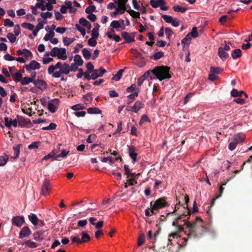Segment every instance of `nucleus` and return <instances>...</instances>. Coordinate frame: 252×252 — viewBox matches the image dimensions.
I'll return each mask as SVG.
<instances>
[{
	"label": "nucleus",
	"mask_w": 252,
	"mask_h": 252,
	"mask_svg": "<svg viewBox=\"0 0 252 252\" xmlns=\"http://www.w3.org/2000/svg\"><path fill=\"white\" fill-rule=\"evenodd\" d=\"M189 219L188 218L187 220H184L185 225L189 229V238H200L207 232V228L204 226L203 220L200 218L196 217L195 220L192 223L189 222Z\"/></svg>",
	"instance_id": "f257e3e1"
},
{
	"label": "nucleus",
	"mask_w": 252,
	"mask_h": 252,
	"mask_svg": "<svg viewBox=\"0 0 252 252\" xmlns=\"http://www.w3.org/2000/svg\"><path fill=\"white\" fill-rule=\"evenodd\" d=\"M170 68L168 66H157L153 69L152 73L156 76L159 81L169 79L172 77L170 74Z\"/></svg>",
	"instance_id": "f03ea898"
},
{
	"label": "nucleus",
	"mask_w": 252,
	"mask_h": 252,
	"mask_svg": "<svg viewBox=\"0 0 252 252\" xmlns=\"http://www.w3.org/2000/svg\"><path fill=\"white\" fill-rule=\"evenodd\" d=\"M168 204L166 201L165 197H161L158 199L154 203L150 202L151 212L152 214L155 215L158 213V210L167 206Z\"/></svg>",
	"instance_id": "7ed1b4c3"
},
{
	"label": "nucleus",
	"mask_w": 252,
	"mask_h": 252,
	"mask_svg": "<svg viewBox=\"0 0 252 252\" xmlns=\"http://www.w3.org/2000/svg\"><path fill=\"white\" fill-rule=\"evenodd\" d=\"M52 57H57L59 59L65 60L67 58L66 50L64 48L54 47L50 52Z\"/></svg>",
	"instance_id": "20e7f679"
},
{
	"label": "nucleus",
	"mask_w": 252,
	"mask_h": 252,
	"mask_svg": "<svg viewBox=\"0 0 252 252\" xmlns=\"http://www.w3.org/2000/svg\"><path fill=\"white\" fill-rule=\"evenodd\" d=\"M70 65L67 63H64L63 66L59 70L56 71L53 74L54 78H60L61 77V74H68L70 72Z\"/></svg>",
	"instance_id": "39448f33"
},
{
	"label": "nucleus",
	"mask_w": 252,
	"mask_h": 252,
	"mask_svg": "<svg viewBox=\"0 0 252 252\" xmlns=\"http://www.w3.org/2000/svg\"><path fill=\"white\" fill-rule=\"evenodd\" d=\"M52 188L50 182L47 180H45L43 182L41 189V193L44 196L49 194L50 191Z\"/></svg>",
	"instance_id": "423d86ee"
},
{
	"label": "nucleus",
	"mask_w": 252,
	"mask_h": 252,
	"mask_svg": "<svg viewBox=\"0 0 252 252\" xmlns=\"http://www.w3.org/2000/svg\"><path fill=\"white\" fill-rule=\"evenodd\" d=\"M121 34L123 38L125 39L126 43H129L135 41V32L129 33L126 32H122Z\"/></svg>",
	"instance_id": "0eeeda50"
},
{
	"label": "nucleus",
	"mask_w": 252,
	"mask_h": 252,
	"mask_svg": "<svg viewBox=\"0 0 252 252\" xmlns=\"http://www.w3.org/2000/svg\"><path fill=\"white\" fill-rule=\"evenodd\" d=\"M40 67V64L34 60H32L29 64L25 65L26 70L29 72H31L32 70L38 69Z\"/></svg>",
	"instance_id": "6e6552de"
},
{
	"label": "nucleus",
	"mask_w": 252,
	"mask_h": 252,
	"mask_svg": "<svg viewBox=\"0 0 252 252\" xmlns=\"http://www.w3.org/2000/svg\"><path fill=\"white\" fill-rule=\"evenodd\" d=\"M32 234V231L28 226H24L19 232V238L23 239L29 237Z\"/></svg>",
	"instance_id": "1a4fd4ad"
},
{
	"label": "nucleus",
	"mask_w": 252,
	"mask_h": 252,
	"mask_svg": "<svg viewBox=\"0 0 252 252\" xmlns=\"http://www.w3.org/2000/svg\"><path fill=\"white\" fill-rule=\"evenodd\" d=\"M12 223L17 227H21L25 223V219L23 216H16L12 219Z\"/></svg>",
	"instance_id": "9d476101"
},
{
	"label": "nucleus",
	"mask_w": 252,
	"mask_h": 252,
	"mask_svg": "<svg viewBox=\"0 0 252 252\" xmlns=\"http://www.w3.org/2000/svg\"><path fill=\"white\" fill-rule=\"evenodd\" d=\"M63 66V64L61 62H58L55 65L52 64L48 67V72L49 74L52 75L53 77V74L56 72L55 70L57 69H60Z\"/></svg>",
	"instance_id": "9b49d317"
},
{
	"label": "nucleus",
	"mask_w": 252,
	"mask_h": 252,
	"mask_svg": "<svg viewBox=\"0 0 252 252\" xmlns=\"http://www.w3.org/2000/svg\"><path fill=\"white\" fill-rule=\"evenodd\" d=\"M46 231H38L33 234V239L36 241H42L46 237Z\"/></svg>",
	"instance_id": "f8f14e48"
},
{
	"label": "nucleus",
	"mask_w": 252,
	"mask_h": 252,
	"mask_svg": "<svg viewBox=\"0 0 252 252\" xmlns=\"http://www.w3.org/2000/svg\"><path fill=\"white\" fill-rule=\"evenodd\" d=\"M106 72V70L100 67L99 69H95L93 74V80H95L98 77H102L103 74Z\"/></svg>",
	"instance_id": "ddd939ff"
},
{
	"label": "nucleus",
	"mask_w": 252,
	"mask_h": 252,
	"mask_svg": "<svg viewBox=\"0 0 252 252\" xmlns=\"http://www.w3.org/2000/svg\"><path fill=\"white\" fill-rule=\"evenodd\" d=\"M17 118L18 119L19 126L21 127H24L31 123V120L29 119L19 115L17 116Z\"/></svg>",
	"instance_id": "4468645a"
},
{
	"label": "nucleus",
	"mask_w": 252,
	"mask_h": 252,
	"mask_svg": "<svg viewBox=\"0 0 252 252\" xmlns=\"http://www.w3.org/2000/svg\"><path fill=\"white\" fill-rule=\"evenodd\" d=\"M33 83L37 88L42 90L46 89L47 86L46 82L43 80H36L33 81Z\"/></svg>",
	"instance_id": "2eb2a0df"
},
{
	"label": "nucleus",
	"mask_w": 252,
	"mask_h": 252,
	"mask_svg": "<svg viewBox=\"0 0 252 252\" xmlns=\"http://www.w3.org/2000/svg\"><path fill=\"white\" fill-rule=\"evenodd\" d=\"M128 154L133 163L137 161V154L135 152L134 148L128 147Z\"/></svg>",
	"instance_id": "dca6fc26"
},
{
	"label": "nucleus",
	"mask_w": 252,
	"mask_h": 252,
	"mask_svg": "<svg viewBox=\"0 0 252 252\" xmlns=\"http://www.w3.org/2000/svg\"><path fill=\"white\" fill-rule=\"evenodd\" d=\"M150 4L153 8H157L159 6L164 5L165 1L164 0H151Z\"/></svg>",
	"instance_id": "f3484780"
},
{
	"label": "nucleus",
	"mask_w": 252,
	"mask_h": 252,
	"mask_svg": "<svg viewBox=\"0 0 252 252\" xmlns=\"http://www.w3.org/2000/svg\"><path fill=\"white\" fill-rule=\"evenodd\" d=\"M245 138V135L242 133H239L234 135L233 140L237 144L242 142Z\"/></svg>",
	"instance_id": "a211bd4d"
},
{
	"label": "nucleus",
	"mask_w": 252,
	"mask_h": 252,
	"mask_svg": "<svg viewBox=\"0 0 252 252\" xmlns=\"http://www.w3.org/2000/svg\"><path fill=\"white\" fill-rule=\"evenodd\" d=\"M218 55L223 61L226 60L229 57V54L222 50V48H219L218 50Z\"/></svg>",
	"instance_id": "6ab92c4d"
},
{
	"label": "nucleus",
	"mask_w": 252,
	"mask_h": 252,
	"mask_svg": "<svg viewBox=\"0 0 252 252\" xmlns=\"http://www.w3.org/2000/svg\"><path fill=\"white\" fill-rule=\"evenodd\" d=\"M144 107V104L141 100H137L134 105L132 106V109L134 110V113H137L138 111Z\"/></svg>",
	"instance_id": "aec40b11"
},
{
	"label": "nucleus",
	"mask_w": 252,
	"mask_h": 252,
	"mask_svg": "<svg viewBox=\"0 0 252 252\" xmlns=\"http://www.w3.org/2000/svg\"><path fill=\"white\" fill-rule=\"evenodd\" d=\"M29 220L34 226L37 225L38 223L39 219L36 215L34 214H31L28 216Z\"/></svg>",
	"instance_id": "412c9836"
},
{
	"label": "nucleus",
	"mask_w": 252,
	"mask_h": 252,
	"mask_svg": "<svg viewBox=\"0 0 252 252\" xmlns=\"http://www.w3.org/2000/svg\"><path fill=\"white\" fill-rule=\"evenodd\" d=\"M242 55V51L240 49H236L232 50L231 54L233 59H236L241 57Z\"/></svg>",
	"instance_id": "4be33fe9"
},
{
	"label": "nucleus",
	"mask_w": 252,
	"mask_h": 252,
	"mask_svg": "<svg viewBox=\"0 0 252 252\" xmlns=\"http://www.w3.org/2000/svg\"><path fill=\"white\" fill-rule=\"evenodd\" d=\"M13 80L15 82H21V80L22 79L23 75L22 73L20 72V71H17L16 73H15L14 74L12 75Z\"/></svg>",
	"instance_id": "5701e85b"
},
{
	"label": "nucleus",
	"mask_w": 252,
	"mask_h": 252,
	"mask_svg": "<svg viewBox=\"0 0 252 252\" xmlns=\"http://www.w3.org/2000/svg\"><path fill=\"white\" fill-rule=\"evenodd\" d=\"M87 112L90 114H101L102 111L97 107H90L88 108Z\"/></svg>",
	"instance_id": "b1692460"
},
{
	"label": "nucleus",
	"mask_w": 252,
	"mask_h": 252,
	"mask_svg": "<svg viewBox=\"0 0 252 252\" xmlns=\"http://www.w3.org/2000/svg\"><path fill=\"white\" fill-rule=\"evenodd\" d=\"M94 27L92 30V36H95L98 37L99 36V32L98 30L100 27L99 25L97 23H95L94 24Z\"/></svg>",
	"instance_id": "393cba45"
},
{
	"label": "nucleus",
	"mask_w": 252,
	"mask_h": 252,
	"mask_svg": "<svg viewBox=\"0 0 252 252\" xmlns=\"http://www.w3.org/2000/svg\"><path fill=\"white\" fill-rule=\"evenodd\" d=\"M8 160V156L7 154H4L3 156L0 157V166L5 165Z\"/></svg>",
	"instance_id": "a878e982"
},
{
	"label": "nucleus",
	"mask_w": 252,
	"mask_h": 252,
	"mask_svg": "<svg viewBox=\"0 0 252 252\" xmlns=\"http://www.w3.org/2000/svg\"><path fill=\"white\" fill-rule=\"evenodd\" d=\"M164 56V53L162 51L157 52L155 53L152 57H151V59H153L154 60H158Z\"/></svg>",
	"instance_id": "bb28decb"
},
{
	"label": "nucleus",
	"mask_w": 252,
	"mask_h": 252,
	"mask_svg": "<svg viewBox=\"0 0 252 252\" xmlns=\"http://www.w3.org/2000/svg\"><path fill=\"white\" fill-rule=\"evenodd\" d=\"M74 61V63H76L78 66H81L83 63V61L82 59L81 56L78 54L75 55Z\"/></svg>",
	"instance_id": "cd10ccee"
},
{
	"label": "nucleus",
	"mask_w": 252,
	"mask_h": 252,
	"mask_svg": "<svg viewBox=\"0 0 252 252\" xmlns=\"http://www.w3.org/2000/svg\"><path fill=\"white\" fill-rule=\"evenodd\" d=\"M69 151H66L65 150L63 149L62 151V152L61 154L57 155L55 156V157H54V159L58 160V158H65L66 157L67 155H68V154L69 153Z\"/></svg>",
	"instance_id": "c85d7f7f"
},
{
	"label": "nucleus",
	"mask_w": 252,
	"mask_h": 252,
	"mask_svg": "<svg viewBox=\"0 0 252 252\" xmlns=\"http://www.w3.org/2000/svg\"><path fill=\"white\" fill-rule=\"evenodd\" d=\"M145 240V236L144 233L143 232L140 233L139 234V237L138 238V241H137L138 246H140L142 245L144 243Z\"/></svg>",
	"instance_id": "c756f323"
},
{
	"label": "nucleus",
	"mask_w": 252,
	"mask_h": 252,
	"mask_svg": "<svg viewBox=\"0 0 252 252\" xmlns=\"http://www.w3.org/2000/svg\"><path fill=\"white\" fill-rule=\"evenodd\" d=\"M33 79L29 77H25L22 78L21 84L22 85H26L29 84L30 83H33Z\"/></svg>",
	"instance_id": "7c9ffc66"
},
{
	"label": "nucleus",
	"mask_w": 252,
	"mask_h": 252,
	"mask_svg": "<svg viewBox=\"0 0 252 252\" xmlns=\"http://www.w3.org/2000/svg\"><path fill=\"white\" fill-rule=\"evenodd\" d=\"M81 235H82V239H81L82 243H86V242H87L90 241L91 237L88 234L84 232V231H82L81 232Z\"/></svg>",
	"instance_id": "2f4dec72"
},
{
	"label": "nucleus",
	"mask_w": 252,
	"mask_h": 252,
	"mask_svg": "<svg viewBox=\"0 0 252 252\" xmlns=\"http://www.w3.org/2000/svg\"><path fill=\"white\" fill-rule=\"evenodd\" d=\"M22 245H25L27 247H29L30 248H35L37 247L36 244L30 240H27L26 242H24L22 244Z\"/></svg>",
	"instance_id": "473e14b6"
},
{
	"label": "nucleus",
	"mask_w": 252,
	"mask_h": 252,
	"mask_svg": "<svg viewBox=\"0 0 252 252\" xmlns=\"http://www.w3.org/2000/svg\"><path fill=\"white\" fill-rule=\"evenodd\" d=\"M126 11V7H120L116 8L115 10L112 13L113 15H117L118 14H122Z\"/></svg>",
	"instance_id": "72a5a7b5"
},
{
	"label": "nucleus",
	"mask_w": 252,
	"mask_h": 252,
	"mask_svg": "<svg viewBox=\"0 0 252 252\" xmlns=\"http://www.w3.org/2000/svg\"><path fill=\"white\" fill-rule=\"evenodd\" d=\"M97 37L92 36V37L89 39V40H88V44L92 47L95 46L97 44V41L96 40V39H97Z\"/></svg>",
	"instance_id": "f704fd0d"
},
{
	"label": "nucleus",
	"mask_w": 252,
	"mask_h": 252,
	"mask_svg": "<svg viewBox=\"0 0 252 252\" xmlns=\"http://www.w3.org/2000/svg\"><path fill=\"white\" fill-rule=\"evenodd\" d=\"M83 56L86 60H89L91 57V52L87 49L84 48L82 51Z\"/></svg>",
	"instance_id": "c9c22d12"
},
{
	"label": "nucleus",
	"mask_w": 252,
	"mask_h": 252,
	"mask_svg": "<svg viewBox=\"0 0 252 252\" xmlns=\"http://www.w3.org/2000/svg\"><path fill=\"white\" fill-rule=\"evenodd\" d=\"M184 199H185V203H186V206H184V208H185V209L187 208L188 209V212H187V215H190L191 211L189 209V207H188V203L189 202V196L187 194H186L184 196Z\"/></svg>",
	"instance_id": "e433bc0d"
},
{
	"label": "nucleus",
	"mask_w": 252,
	"mask_h": 252,
	"mask_svg": "<svg viewBox=\"0 0 252 252\" xmlns=\"http://www.w3.org/2000/svg\"><path fill=\"white\" fill-rule=\"evenodd\" d=\"M47 108L50 112L52 113H54L56 112L57 108L56 106L51 102H49L47 105Z\"/></svg>",
	"instance_id": "4c0bfd02"
},
{
	"label": "nucleus",
	"mask_w": 252,
	"mask_h": 252,
	"mask_svg": "<svg viewBox=\"0 0 252 252\" xmlns=\"http://www.w3.org/2000/svg\"><path fill=\"white\" fill-rule=\"evenodd\" d=\"M188 35H189V37H191L193 38H196L198 36V33L197 32V28L196 27H193L191 30V31L189 32Z\"/></svg>",
	"instance_id": "58836bf2"
},
{
	"label": "nucleus",
	"mask_w": 252,
	"mask_h": 252,
	"mask_svg": "<svg viewBox=\"0 0 252 252\" xmlns=\"http://www.w3.org/2000/svg\"><path fill=\"white\" fill-rule=\"evenodd\" d=\"M126 11L134 18H139L140 17V13L138 12H136L132 9H129V10H126Z\"/></svg>",
	"instance_id": "ea45409f"
},
{
	"label": "nucleus",
	"mask_w": 252,
	"mask_h": 252,
	"mask_svg": "<svg viewBox=\"0 0 252 252\" xmlns=\"http://www.w3.org/2000/svg\"><path fill=\"white\" fill-rule=\"evenodd\" d=\"M124 70L123 69L119 70L117 73V74L113 76L112 79L116 81H118L119 80H120L122 77Z\"/></svg>",
	"instance_id": "a19ab883"
},
{
	"label": "nucleus",
	"mask_w": 252,
	"mask_h": 252,
	"mask_svg": "<svg viewBox=\"0 0 252 252\" xmlns=\"http://www.w3.org/2000/svg\"><path fill=\"white\" fill-rule=\"evenodd\" d=\"M20 147H21V145L18 144L16 147H14L13 148V150L14 151L15 156L12 157V158L16 159L18 157L19 154H20Z\"/></svg>",
	"instance_id": "79ce46f5"
},
{
	"label": "nucleus",
	"mask_w": 252,
	"mask_h": 252,
	"mask_svg": "<svg viewBox=\"0 0 252 252\" xmlns=\"http://www.w3.org/2000/svg\"><path fill=\"white\" fill-rule=\"evenodd\" d=\"M96 11V7L94 5L89 6L85 9V12L87 14H91Z\"/></svg>",
	"instance_id": "37998d69"
},
{
	"label": "nucleus",
	"mask_w": 252,
	"mask_h": 252,
	"mask_svg": "<svg viewBox=\"0 0 252 252\" xmlns=\"http://www.w3.org/2000/svg\"><path fill=\"white\" fill-rule=\"evenodd\" d=\"M222 71V70L220 67H216L211 66L210 67V72L214 73L215 74H220Z\"/></svg>",
	"instance_id": "c03bdc74"
},
{
	"label": "nucleus",
	"mask_w": 252,
	"mask_h": 252,
	"mask_svg": "<svg viewBox=\"0 0 252 252\" xmlns=\"http://www.w3.org/2000/svg\"><path fill=\"white\" fill-rule=\"evenodd\" d=\"M74 40L75 38H70L67 37H63V42L65 46H68L73 43Z\"/></svg>",
	"instance_id": "a18cd8bd"
},
{
	"label": "nucleus",
	"mask_w": 252,
	"mask_h": 252,
	"mask_svg": "<svg viewBox=\"0 0 252 252\" xmlns=\"http://www.w3.org/2000/svg\"><path fill=\"white\" fill-rule=\"evenodd\" d=\"M173 9L176 12H181L182 13H184L187 10V8L181 7L180 6L177 5L174 6L173 7Z\"/></svg>",
	"instance_id": "49530a36"
},
{
	"label": "nucleus",
	"mask_w": 252,
	"mask_h": 252,
	"mask_svg": "<svg viewBox=\"0 0 252 252\" xmlns=\"http://www.w3.org/2000/svg\"><path fill=\"white\" fill-rule=\"evenodd\" d=\"M187 215L185 213H183L182 214V215H180L179 216H178L175 220H174L173 221V223H172V225L173 226H176L177 227V226L178 225H177V223H178V221L180 220H181L182 219H183V218L185 217L186 216H187Z\"/></svg>",
	"instance_id": "de8ad7c7"
},
{
	"label": "nucleus",
	"mask_w": 252,
	"mask_h": 252,
	"mask_svg": "<svg viewBox=\"0 0 252 252\" xmlns=\"http://www.w3.org/2000/svg\"><path fill=\"white\" fill-rule=\"evenodd\" d=\"M92 93H89L86 95L83 96L86 103H91L92 100Z\"/></svg>",
	"instance_id": "09e8293b"
},
{
	"label": "nucleus",
	"mask_w": 252,
	"mask_h": 252,
	"mask_svg": "<svg viewBox=\"0 0 252 252\" xmlns=\"http://www.w3.org/2000/svg\"><path fill=\"white\" fill-rule=\"evenodd\" d=\"M21 25L22 27L29 29L31 31L33 30L34 28V26L33 25L29 23H23Z\"/></svg>",
	"instance_id": "8fccbe9b"
},
{
	"label": "nucleus",
	"mask_w": 252,
	"mask_h": 252,
	"mask_svg": "<svg viewBox=\"0 0 252 252\" xmlns=\"http://www.w3.org/2000/svg\"><path fill=\"white\" fill-rule=\"evenodd\" d=\"M70 239L73 243H76L78 244L82 243L81 239H80L78 235L72 236L70 237Z\"/></svg>",
	"instance_id": "3c124183"
},
{
	"label": "nucleus",
	"mask_w": 252,
	"mask_h": 252,
	"mask_svg": "<svg viewBox=\"0 0 252 252\" xmlns=\"http://www.w3.org/2000/svg\"><path fill=\"white\" fill-rule=\"evenodd\" d=\"M57 127V125L55 123H51L48 126L43 127V130H50L55 129Z\"/></svg>",
	"instance_id": "603ef678"
},
{
	"label": "nucleus",
	"mask_w": 252,
	"mask_h": 252,
	"mask_svg": "<svg viewBox=\"0 0 252 252\" xmlns=\"http://www.w3.org/2000/svg\"><path fill=\"white\" fill-rule=\"evenodd\" d=\"M153 70H149L145 72L143 75L141 76V77L145 80L148 77H150L151 79H153L154 78L152 77L151 75V74L152 73Z\"/></svg>",
	"instance_id": "864d4df0"
},
{
	"label": "nucleus",
	"mask_w": 252,
	"mask_h": 252,
	"mask_svg": "<svg viewBox=\"0 0 252 252\" xmlns=\"http://www.w3.org/2000/svg\"><path fill=\"white\" fill-rule=\"evenodd\" d=\"M150 121H151L149 119V118H148V116L146 114H144L142 116V117L141 118V120L139 122V125L140 126H141L144 123L147 122H150Z\"/></svg>",
	"instance_id": "5fc2aeb1"
},
{
	"label": "nucleus",
	"mask_w": 252,
	"mask_h": 252,
	"mask_svg": "<svg viewBox=\"0 0 252 252\" xmlns=\"http://www.w3.org/2000/svg\"><path fill=\"white\" fill-rule=\"evenodd\" d=\"M86 67L87 68V71L89 73H93L95 69H94V66L92 63L89 62L86 64Z\"/></svg>",
	"instance_id": "6e6d98bb"
},
{
	"label": "nucleus",
	"mask_w": 252,
	"mask_h": 252,
	"mask_svg": "<svg viewBox=\"0 0 252 252\" xmlns=\"http://www.w3.org/2000/svg\"><path fill=\"white\" fill-rule=\"evenodd\" d=\"M164 30L166 35V38L170 40L171 36L173 34V33L172 31L169 28H165Z\"/></svg>",
	"instance_id": "4d7b16f0"
},
{
	"label": "nucleus",
	"mask_w": 252,
	"mask_h": 252,
	"mask_svg": "<svg viewBox=\"0 0 252 252\" xmlns=\"http://www.w3.org/2000/svg\"><path fill=\"white\" fill-rule=\"evenodd\" d=\"M191 37L189 36V35H187L181 41V43L183 44L189 45L191 41Z\"/></svg>",
	"instance_id": "13d9d810"
},
{
	"label": "nucleus",
	"mask_w": 252,
	"mask_h": 252,
	"mask_svg": "<svg viewBox=\"0 0 252 252\" xmlns=\"http://www.w3.org/2000/svg\"><path fill=\"white\" fill-rule=\"evenodd\" d=\"M40 144V142H38V141L33 142L30 145H29L28 149H37L38 148Z\"/></svg>",
	"instance_id": "bf43d9fd"
},
{
	"label": "nucleus",
	"mask_w": 252,
	"mask_h": 252,
	"mask_svg": "<svg viewBox=\"0 0 252 252\" xmlns=\"http://www.w3.org/2000/svg\"><path fill=\"white\" fill-rule=\"evenodd\" d=\"M7 37L11 43L14 42L16 40V36L11 32L7 34Z\"/></svg>",
	"instance_id": "052dcab7"
},
{
	"label": "nucleus",
	"mask_w": 252,
	"mask_h": 252,
	"mask_svg": "<svg viewBox=\"0 0 252 252\" xmlns=\"http://www.w3.org/2000/svg\"><path fill=\"white\" fill-rule=\"evenodd\" d=\"M161 17L166 23L170 24L171 23L173 19L172 16L167 15H162Z\"/></svg>",
	"instance_id": "680f3d73"
},
{
	"label": "nucleus",
	"mask_w": 252,
	"mask_h": 252,
	"mask_svg": "<svg viewBox=\"0 0 252 252\" xmlns=\"http://www.w3.org/2000/svg\"><path fill=\"white\" fill-rule=\"evenodd\" d=\"M55 35V32L53 31H50L49 33H47L44 36L43 39L45 41H48L50 37H53Z\"/></svg>",
	"instance_id": "e2e57ef3"
},
{
	"label": "nucleus",
	"mask_w": 252,
	"mask_h": 252,
	"mask_svg": "<svg viewBox=\"0 0 252 252\" xmlns=\"http://www.w3.org/2000/svg\"><path fill=\"white\" fill-rule=\"evenodd\" d=\"M110 26L112 27L113 29H118L121 28L120 23L118 20H114L110 24Z\"/></svg>",
	"instance_id": "0e129e2a"
},
{
	"label": "nucleus",
	"mask_w": 252,
	"mask_h": 252,
	"mask_svg": "<svg viewBox=\"0 0 252 252\" xmlns=\"http://www.w3.org/2000/svg\"><path fill=\"white\" fill-rule=\"evenodd\" d=\"M72 109L75 111H78L79 110H83V109H85V107L83 104H78L73 105L72 107Z\"/></svg>",
	"instance_id": "69168bd1"
},
{
	"label": "nucleus",
	"mask_w": 252,
	"mask_h": 252,
	"mask_svg": "<svg viewBox=\"0 0 252 252\" xmlns=\"http://www.w3.org/2000/svg\"><path fill=\"white\" fill-rule=\"evenodd\" d=\"M96 136L95 134H91L88 136L86 141L88 143H93L96 139Z\"/></svg>",
	"instance_id": "338daca9"
},
{
	"label": "nucleus",
	"mask_w": 252,
	"mask_h": 252,
	"mask_svg": "<svg viewBox=\"0 0 252 252\" xmlns=\"http://www.w3.org/2000/svg\"><path fill=\"white\" fill-rule=\"evenodd\" d=\"M41 17L43 19H46L47 18H50L52 16V13L50 12H41L40 13Z\"/></svg>",
	"instance_id": "774afa93"
}]
</instances>
